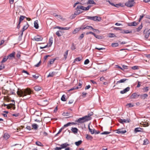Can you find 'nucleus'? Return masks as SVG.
<instances>
[{"label":"nucleus","instance_id":"46","mask_svg":"<svg viewBox=\"0 0 150 150\" xmlns=\"http://www.w3.org/2000/svg\"><path fill=\"white\" fill-rule=\"evenodd\" d=\"M55 60V59H50L49 62L50 64H53Z\"/></svg>","mask_w":150,"mask_h":150},{"label":"nucleus","instance_id":"9","mask_svg":"<svg viewBox=\"0 0 150 150\" xmlns=\"http://www.w3.org/2000/svg\"><path fill=\"white\" fill-rule=\"evenodd\" d=\"M144 33L145 34V38L146 39H147L149 36L150 33V29L147 31L144 30Z\"/></svg>","mask_w":150,"mask_h":150},{"label":"nucleus","instance_id":"40","mask_svg":"<svg viewBox=\"0 0 150 150\" xmlns=\"http://www.w3.org/2000/svg\"><path fill=\"white\" fill-rule=\"evenodd\" d=\"M33 128L35 129H36L38 128V125L36 124H34L32 125Z\"/></svg>","mask_w":150,"mask_h":150},{"label":"nucleus","instance_id":"44","mask_svg":"<svg viewBox=\"0 0 150 150\" xmlns=\"http://www.w3.org/2000/svg\"><path fill=\"white\" fill-rule=\"evenodd\" d=\"M35 144L37 145L38 146H43L40 142L38 141L36 142Z\"/></svg>","mask_w":150,"mask_h":150},{"label":"nucleus","instance_id":"49","mask_svg":"<svg viewBox=\"0 0 150 150\" xmlns=\"http://www.w3.org/2000/svg\"><path fill=\"white\" fill-rule=\"evenodd\" d=\"M110 133V132L105 131L101 133V134H109Z\"/></svg>","mask_w":150,"mask_h":150},{"label":"nucleus","instance_id":"64","mask_svg":"<svg viewBox=\"0 0 150 150\" xmlns=\"http://www.w3.org/2000/svg\"><path fill=\"white\" fill-rule=\"evenodd\" d=\"M4 65H1V66H0V70L3 69L4 68Z\"/></svg>","mask_w":150,"mask_h":150},{"label":"nucleus","instance_id":"8","mask_svg":"<svg viewBox=\"0 0 150 150\" xmlns=\"http://www.w3.org/2000/svg\"><path fill=\"white\" fill-rule=\"evenodd\" d=\"M140 95L137 94L136 93H133L130 97L131 99H136L138 98L139 96Z\"/></svg>","mask_w":150,"mask_h":150},{"label":"nucleus","instance_id":"57","mask_svg":"<svg viewBox=\"0 0 150 150\" xmlns=\"http://www.w3.org/2000/svg\"><path fill=\"white\" fill-rule=\"evenodd\" d=\"M138 67L137 66H134L132 67V69L134 70L137 69H138Z\"/></svg>","mask_w":150,"mask_h":150},{"label":"nucleus","instance_id":"38","mask_svg":"<svg viewBox=\"0 0 150 150\" xmlns=\"http://www.w3.org/2000/svg\"><path fill=\"white\" fill-rule=\"evenodd\" d=\"M4 137L5 139H7L10 137V135L8 134L5 133L4 134Z\"/></svg>","mask_w":150,"mask_h":150},{"label":"nucleus","instance_id":"37","mask_svg":"<svg viewBox=\"0 0 150 150\" xmlns=\"http://www.w3.org/2000/svg\"><path fill=\"white\" fill-rule=\"evenodd\" d=\"M82 143V141L79 140L78 142H76L75 143V144L77 146H79Z\"/></svg>","mask_w":150,"mask_h":150},{"label":"nucleus","instance_id":"34","mask_svg":"<svg viewBox=\"0 0 150 150\" xmlns=\"http://www.w3.org/2000/svg\"><path fill=\"white\" fill-rule=\"evenodd\" d=\"M120 122L121 123H123V122H129V121L128 120H126L125 119H121L120 121Z\"/></svg>","mask_w":150,"mask_h":150},{"label":"nucleus","instance_id":"5","mask_svg":"<svg viewBox=\"0 0 150 150\" xmlns=\"http://www.w3.org/2000/svg\"><path fill=\"white\" fill-rule=\"evenodd\" d=\"M116 131H117L116 133L118 134H124L127 132L126 130L125 129H124V128L118 129Z\"/></svg>","mask_w":150,"mask_h":150},{"label":"nucleus","instance_id":"30","mask_svg":"<svg viewBox=\"0 0 150 150\" xmlns=\"http://www.w3.org/2000/svg\"><path fill=\"white\" fill-rule=\"evenodd\" d=\"M81 29H82V28H77L75 29L73 31V34H75L77 33Z\"/></svg>","mask_w":150,"mask_h":150},{"label":"nucleus","instance_id":"4","mask_svg":"<svg viewBox=\"0 0 150 150\" xmlns=\"http://www.w3.org/2000/svg\"><path fill=\"white\" fill-rule=\"evenodd\" d=\"M134 0L128 1L125 3V5L128 7H131L134 6Z\"/></svg>","mask_w":150,"mask_h":150},{"label":"nucleus","instance_id":"52","mask_svg":"<svg viewBox=\"0 0 150 150\" xmlns=\"http://www.w3.org/2000/svg\"><path fill=\"white\" fill-rule=\"evenodd\" d=\"M115 36V35L113 33H110L109 34V37L110 38L114 37Z\"/></svg>","mask_w":150,"mask_h":150},{"label":"nucleus","instance_id":"14","mask_svg":"<svg viewBox=\"0 0 150 150\" xmlns=\"http://www.w3.org/2000/svg\"><path fill=\"white\" fill-rule=\"evenodd\" d=\"M57 73L55 71H53L50 73L49 75L47 76V77H52L54 76H56Z\"/></svg>","mask_w":150,"mask_h":150},{"label":"nucleus","instance_id":"26","mask_svg":"<svg viewBox=\"0 0 150 150\" xmlns=\"http://www.w3.org/2000/svg\"><path fill=\"white\" fill-rule=\"evenodd\" d=\"M66 127V124L64 125L63 127H62L59 130L58 132L55 135V136H56L57 135L59 134L62 131V130L64 129L65 127Z\"/></svg>","mask_w":150,"mask_h":150},{"label":"nucleus","instance_id":"33","mask_svg":"<svg viewBox=\"0 0 150 150\" xmlns=\"http://www.w3.org/2000/svg\"><path fill=\"white\" fill-rule=\"evenodd\" d=\"M28 24L27 23L22 28V30H23V31H25V30H26L28 28Z\"/></svg>","mask_w":150,"mask_h":150},{"label":"nucleus","instance_id":"54","mask_svg":"<svg viewBox=\"0 0 150 150\" xmlns=\"http://www.w3.org/2000/svg\"><path fill=\"white\" fill-rule=\"evenodd\" d=\"M142 26L141 25H140L137 28V31H139L142 28Z\"/></svg>","mask_w":150,"mask_h":150},{"label":"nucleus","instance_id":"61","mask_svg":"<svg viewBox=\"0 0 150 150\" xmlns=\"http://www.w3.org/2000/svg\"><path fill=\"white\" fill-rule=\"evenodd\" d=\"M95 49H97L98 50H104V49H105V48H97V47H96L95 48Z\"/></svg>","mask_w":150,"mask_h":150},{"label":"nucleus","instance_id":"55","mask_svg":"<svg viewBox=\"0 0 150 150\" xmlns=\"http://www.w3.org/2000/svg\"><path fill=\"white\" fill-rule=\"evenodd\" d=\"M114 30H122V29L121 28H119V27H114Z\"/></svg>","mask_w":150,"mask_h":150},{"label":"nucleus","instance_id":"22","mask_svg":"<svg viewBox=\"0 0 150 150\" xmlns=\"http://www.w3.org/2000/svg\"><path fill=\"white\" fill-rule=\"evenodd\" d=\"M34 27L36 29H37L38 28V21L37 20H36L34 21Z\"/></svg>","mask_w":150,"mask_h":150},{"label":"nucleus","instance_id":"16","mask_svg":"<svg viewBox=\"0 0 150 150\" xmlns=\"http://www.w3.org/2000/svg\"><path fill=\"white\" fill-rule=\"evenodd\" d=\"M127 80V79H123L120 80L118 81L117 82L116 84H117L119 83H123L125 82Z\"/></svg>","mask_w":150,"mask_h":150},{"label":"nucleus","instance_id":"11","mask_svg":"<svg viewBox=\"0 0 150 150\" xmlns=\"http://www.w3.org/2000/svg\"><path fill=\"white\" fill-rule=\"evenodd\" d=\"M81 85H82V84L81 83H79V86H80V87H79L78 86H77V87L74 86V87H73L72 88H71L69 89V90H68L67 91L68 92H69L70 91H71L74 90V89H78L79 88H81Z\"/></svg>","mask_w":150,"mask_h":150},{"label":"nucleus","instance_id":"35","mask_svg":"<svg viewBox=\"0 0 150 150\" xmlns=\"http://www.w3.org/2000/svg\"><path fill=\"white\" fill-rule=\"evenodd\" d=\"M25 16H20V18H19V24H20L21 21H22L25 18Z\"/></svg>","mask_w":150,"mask_h":150},{"label":"nucleus","instance_id":"31","mask_svg":"<svg viewBox=\"0 0 150 150\" xmlns=\"http://www.w3.org/2000/svg\"><path fill=\"white\" fill-rule=\"evenodd\" d=\"M80 8L83 10L85 11V7L81 5H78L77 6V9Z\"/></svg>","mask_w":150,"mask_h":150},{"label":"nucleus","instance_id":"28","mask_svg":"<svg viewBox=\"0 0 150 150\" xmlns=\"http://www.w3.org/2000/svg\"><path fill=\"white\" fill-rule=\"evenodd\" d=\"M87 4H92L95 5L96 4V3L93 0H88Z\"/></svg>","mask_w":150,"mask_h":150},{"label":"nucleus","instance_id":"51","mask_svg":"<svg viewBox=\"0 0 150 150\" xmlns=\"http://www.w3.org/2000/svg\"><path fill=\"white\" fill-rule=\"evenodd\" d=\"M89 62V61L88 59H86L84 62V64H88Z\"/></svg>","mask_w":150,"mask_h":150},{"label":"nucleus","instance_id":"19","mask_svg":"<svg viewBox=\"0 0 150 150\" xmlns=\"http://www.w3.org/2000/svg\"><path fill=\"white\" fill-rule=\"evenodd\" d=\"M76 11H75L74 13L75 15H78L81 13V11L80 8L77 9V6L76 8Z\"/></svg>","mask_w":150,"mask_h":150},{"label":"nucleus","instance_id":"20","mask_svg":"<svg viewBox=\"0 0 150 150\" xmlns=\"http://www.w3.org/2000/svg\"><path fill=\"white\" fill-rule=\"evenodd\" d=\"M42 87L40 86H37L34 87V89L36 91H39L42 89Z\"/></svg>","mask_w":150,"mask_h":150},{"label":"nucleus","instance_id":"62","mask_svg":"<svg viewBox=\"0 0 150 150\" xmlns=\"http://www.w3.org/2000/svg\"><path fill=\"white\" fill-rule=\"evenodd\" d=\"M33 77L36 79H37L39 77V76L36 75H33Z\"/></svg>","mask_w":150,"mask_h":150},{"label":"nucleus","instance_id":"47","mask_svg":"<svg viewBox=\"0 0 150 150\" xmlns=\"http://www.w3.org/2000/svg\"><path fill=\"white\" fill-rule=\"evenodd\" d=\"M149 141L147 139H145L144 141L143 144L146 145L149 144Z\"/></svg>","mask_w":150,"mask_h":150},{"label":"nucleus","instance_id":"21","mask_svg":"<svg viewBox=\"0 0 150 150\" xmlns=\"http://www.w3.org/2000/svg\"><path fill=\"white\" fill-rule=\"evenodd\" d=\"M15 54V52H13L12 53L9 54L8 56L7 57L9 59H11V58L14 57Z\"/></svg>","mask_w":150,"mask_h":150},{"label":"nucleus","instance_id":"43","mask_svg":"<svg viewBox=\"0 0 150 150\" xmlns=\"http://www.w3.org/2000/svg\"><path fill=\"white\" fill-rule=\"evenodd\" d=\"M54 16L55 17H57V18L58 20L62 19V17L59 15L56 14Z\"/></svg>","mask_w":150,"mask_h":150},{"label":"nucleus","instance_id":"23","mask_svg":"<svg viewBox=\"0 0 150 150\" xmlns=\"http://www.w3.org/2000/svg\"><path fill=\"white\" fill-rule=\"evenodd\" d=\"M88 128L89 131L91 132V134H93L95 133V129H91V128H90L89 125H88Z\"/></svg>","mask_w":150,"mask_h":150},{"label":"nucleus","instance_id":"12","mask_svg":"<svg viewBox=\"0 0 150 150\" xmlns=\"http://www.w3.org/2000/svg\"><path fill=\"white\" fill-rule=\"evenodd\" d=\"M129 90L130 88L128 87L124 89L123 90L121 91L120 93L121 94H123L128 91Z\"/></svg>","mask_w":150,"mask_h":150},{"label":"nucleus","instance_id":"24","mask_svg":"<svg viewBox=\"0 0 150 150\" xmlns=\"http://www.w3.org/2000/svg\"><path fill=\"white\" fill-rule=\"evenodd\" d=\"M82 59V58L81 57H77L74 60V61L73 62V63H75L76 62H79Z\"/></svg>","mask_w":150,"mask_h":150},{"label":"nucleus","instance_id":"56","mask_svg":"<svg viewBox=\"0 0 150 150\" xmlns=\"http://www.w3.org/2000/svg\"><path fill=\"white\" fill-rule=\"evenodd\" d=\"M91 7V6L88 5L87 7H85V11H87L89 10V8Z\"/></svg>","mask_w":150,"mask_h":150},{"label":"nucleus","instance_id":"50","mask_svg":"<svg viewBox=\"0 0 150 150\" xmlns=\"http://www.w3.org/2000/svg\"><path fill=\"white\" fill-rule=\"evenodd\" d=\"M127 106H128V108L132 107L134 106V105L131 103H129L126 105Z\"/></svg>","mask_w":150,"mask_h":150},{"label":"nucleus","instance_id":"13","mask_svg":"<svg viewBox=\"0 0 150 150\" xmlns=\"http://www.w3.org/2000/svg\"><path fill=\"white\" fill-rule=\"evenodd\" d=\"M53 42V38L50 37L49 39V42L48 43V47H50L51 46Z\"/></svg>","mask_w":150,"mask_h":150},{"label":"nucleus","instance_id":"17","mask_svg":"<svg viewBox=\"0 0 150 150\" xmlns=\"http://www.w3.org/2000/svg\"><path fill=\"white\" fill-rule=\"evenodd\" d=\"M137 25V23L135 21L128 23V25L129 26H136Z\"/></svg>","mask_w":150,"mask_h":150},{"label":"nucleus","instance_id":"3","mask_svg":"<svg viewBox=\"0 0 150 150\" xmlns=\"http://www.w3.org/2000/svg\"><path fill=\"white\" fill-rule=\"evenodd\" d=\"M87 18L96 21H100L101 20V19L100 17L96 16L93 17L88 16H87Z\"/></svg>","mask_w":150,"mask_h":150},{"label":"nucleus","instance_id":"7","mask_svg":"<svg viewBox=\"0 0 150 150\" xmlns=\"http://www.w3.org/2000/svg\"><path fill=\"white\" fill-rule=\"evenodd\" d=\"M43 39V38L41 36L38 35L37 36H35L34 37L33 39V40H35L37 41H42Z\"/></svg>","mask_w":150,"mask_h":150},{"label":"nucleus","instance_id":"45","mask_svg":"<svg viewBox=\"0 0 150 150\" xmlns=\"http://www.w3.org/2000/svg\"><path fill=\"white\" fill-rule=\"evenodd\" d=\"M111 45L113 47H116L118 46V44L117 43H113Z\"/></svg>","mask_w":150,"mask_h":150},{"label":"nucleus","instance_id":"2","mask_svg":"<svg viewBox=\"0 0 150 150\" xmlns=\"http://www.w3.org/2000/svg\"><path fill=\"white\" fill-rule=\"evenodd\" d=\"M90 120V117H87L86 116L81 118H80L76 121L78 123H81Z\"/></svg>","mask_w":150,"mask_h":150},{"label":"nucleus","instance_id":"60","mask_svg":"<svg viewBox=\"0 0 150 150\" xmlns=\"http://www.w3.org/2000/svg\"><path fill=\"white\" fill-rule=\"evenodd\" d=\"M74 101V100L73 99H71L68 102L69 104H71Z\"/></svg>","mask_w":150,"mask_h":150},{"label":"nucleus","instance_id":"59","mask_svg":"<svg viewBox=\"0 0 150 150\" xmlns=\"http://www.w3.org/2000/svg\"><path fill=\"white\" fill-rule=\"evenodd\" d=\"M91 87V86L90 85L86 86L85 87V90H87L89 89Z\"/></svg>","mask_w":150,"mask_h":150},{"label":"nucleus","instance_id":"29","mask_svg":"<svg viewBox=\"0 0 150 150\" xmlns=\"http://www.w3.org/2000/svg\"><path fill=\"white\" fill-rule=\"evenodd\" d=\"M94 29V28H93L91 26H86L85 27L82 28V30H83L86 29Z\"/></svg>","mask_w":150,"mask_h":150},{"label":"nucleus","instance_id":"18","mask_svg":"<svg viewBox=\"0 0 150 150\" xmlns=\"http://www.w3.org/2000/svg\"><path fill=\"white\" fill-rule=\"evenodd\" d=\"M140 98L142 99H144L148 97V95L147 94H142L139 96Z\"/></svg>","mask_w":150,"mask_h":150},{"label":"nucleus","instance_id":"10","mask_svg":"<svg viewBox=\"0 0 150 150\" xmlns=\"http://www.w3.org/2000/svg\"><path fill=\"white\" fill-rule=\"evenodd\" d=\"M64 33V31H62V30H59L56 32V34L59 37L62 35H63Z\"/></svg>","mask_w":150,"mask_h":150},{"label":"nucleus","instance_id":"48","mask_svg":"<svg viewBox=\"0 0 150 150\" xmlns=\"http://www.w3.org/2000/svg\"><path fill=\"white\" fill-rule=\"evenodd\" d=\"M65 95H63L62 96V97L61 98V100L62 101H66L65 100Z\"/></svg>","mask_w":150,"mask_h":150},{"label":"nucleus","instance_id":"32","mask_svg":"<svg viewBox=\"0 0 150 150\" xmlns=\"http://www.w3.org/2000/svg\"><path fill=\"white\" fill-rule=\"evenodd\" d=\"M132 33V31H129L128 30H123L121 32V33Z\"/></svg>","mask_w":150,"mask_h":150},{"label":"nucleus","instance_id":"36","mask_svg":"<svg viewBox=\"0 0 150 150\" xmlns=\"http://www.w3.org/2000/svg\"><path fill=\"white\" fill-rule=\"evenodd\" d=\"M75 123L73 122H69L66 124V127L71 126L72 125H75Z\"/></svg>","mask_w":150,"mask_h":150},{"label":"nucleus","instance_id":"63","mask_svg":"<svg viewBox=\"0 0 150 150\" xmlns=\"http://www.w3.org/2000/svg\"><path fill=\"white\" fill-rule=\"evenodd\" d=\"M143 90L145 91H147L148 90V88L147 87H145L144 88Z\"/></svg>","mask_w":150,"mask_h":150},{"label":"nucleus","instance_id":"53","mask_svg":"<svg viewBox=\"0 0 150 150\" xmlns=\"http://www.w3.org/2000/svg\"><path fill=\"white\" fill-rule=\"evenodd\" d=\"M89 34H92L93 35H94V36H95V34L94 33H93V32H87L86 33V35H88Z\"/></svg>","mask_w":150,"mask_h":150},{"label":"nucleus","instance_id":"39","mask_svg":"<svg viewBox=\"0 0 150 150\" xmlns=\"http://www.w3.org/2000/svg\"><path fill=\"white\" fill-rule=\"evenodd\" d=\"M86 138L87 139H90V140H91L93 138V137H92L91 136V135H88V134H86Z\"/></svg>","mask_w":150,"mask_h":150},{"label":"nucleus","instance_id":"25","mask_svg":"<svg viewBox=\"0 0 150 150\" xmlns=\"http://www.w3.org/2000/svg\"><path fill=\"white\" fill-rule=\"evenodd\" d=\"M71 131L74 133H76L77 132L78 129L76 127L73 128L72 127L71 129Z\"/></svg>","mask_w":150,"mask_h":150},{"label":"nucleus","instance_id":"15","mask_svg":"<svg viewBox=\"0 0 150 150\" xmlns=\"http://www.w3.org/2000/svg\"><path fill=\"white\" fill-rule=\"evenodd\" d=\"M143 129L140 127L136 128L134 129V132L136 133L138 132H142Z\"/></svg>","mask_w":150,"mask_h":150},{"label":"nucleus","instance_id":"58","mask_svg":"<svg viewBox=\"0 0 150 150\" xmlns=\"http://www.w3.org/2000/svg\"><path fill=\"white\" fill-rule=\"evenodd\" d=\"M41 64V61H40V62L36 64L35 65V67H38L40 64Z\"/></svg>","mask_w":150,"mask_h":150},{"label":"nucleus","instance_id":"41","mask_svg":"<svg viewBox=\"0 0 150 150\" xmlns=\"http://www.w3.org/2000/svg\"><path fill=\"white\" fill-rule=\"evenodd\" d=\"M8 59V58L7 57L6 58V56H4V58H3V59L2 60L1 62L3 63H4V62H5Z\"/></svg>","mask_w":150,"mask_h":150},{"label":"nucleus","instance_id":"42","mask_svg":"<svg viewBox=\"0 0 150 150\" xmlns=\"http://www.w3.org/2000/svg\"><path fill=\"white\" fill-rule=\"evenodd\" d=\"M93 115V113L92 112H91L89 113L88 115L86 116H87V117H90V120H91V116L92 115Z\"/></svg>","mask_w":150,"mask_h":150},{"label":"nucleus","instance_id":"6","mask_svg":"<svg viewBox=\"0 0 150 150\" xmlns=\"http://www.w3.org/2000/svg\"><path fill=\"white\" fill-rule=\"evenodd\" d=\"M63 149H65V150H66V143H64L61 145L60 147H56L54 149L55 150H61Z\"/></svg>","mask_w":150,"mask_h":150},{"label":"nucleus","instance_id":"1","mask_svg":"<svg viewBox=\"0 0 150 150\" xmlns=\"http://www.w3.org/2000/svg\"><path fill=\"white\" fill-rule=\"evenodd\" d=\"M31 93V91L28 88L23 89L22 91L17 92L18 95L21 97H24L27 95H30Z\"/></svg>","mask_w":150,"mask_h":150},{"label":"nucleus","instance_id":"27","mask_svg":"<svg viewBox=\"0 0 150 150\" xmlns=\"http://www.w3.org/2000/svg\"><path fill=\"white\" fill-rule=\"evenodd\" d=\"M42 105L44 106L47 105L48 104V102L47 100H44L42 101L41 102Z\"/></svg>","mask_w":150,"mask_h":150}]
</instances>
